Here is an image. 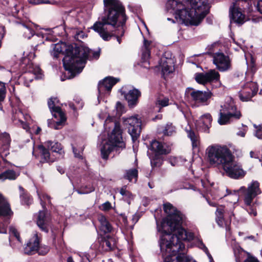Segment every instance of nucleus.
<instances>
[{
  "mask_svg": "<svg viewBox=\"0 0 262 262\" xmlns=\"http://www.w3.org/2000/svg\"><path fill=\"white\" fill-rule=\"evenodd\" d=\"M149 149L157 155H167L171 151L170 146L157 140L151 142Z\"/></svg>",
  "mask_w": 262,
  "mask_h": 262,
  "instance_id": "nucleus-20",
  "label": "nucleus"
},
{
  "mask_svg": "<svg viewBox=\"0 0 262 262\" xmlns=\"http://www.w3.org/2000/svg\"><path fill=\"white\" fill-rule=\"evenodd\" d=\"M189 5H185L180 9L178 12L176 13L175 18L178 22L185 25L198 26L200 21L194 11L191 8H189Z\"/></svg>",
  "mask_w": 262,
  "mask_h": 262,
  "instance_id": "nucleus-7",
  "label": "nucleus"
},
{
  "mask_svg": "<svg viewBox=\"0 0 262 262\" xmlns=\"http://www.w3.org/2000/svg\"><path fill=\"white\" fill-rule=\"evenodd\" d=\"M49 248L48 247H39L38 249L37 252H38V253L40 255H45L46 253H48L49 251Z\"/></svg>",
  "mask_w": 262,
  "mask_h": 262,
  "instance_id": "nucleus-53",
  "label": "nucleus"
},
{
  "mask_svg": "<svg viewBox=\"0 0 262 262\" xmlns=\"http://www.w3.org/2000/svg\"><path fill=\"white\" fill-rule=\"evenodd\" d=\"M261 191L259 188V183L256 181H252L248 185L244 194V202L247 206H250L253 199L260 194Z\"/></svg>",
  "mask_w": 262,
  "mask_h": 262,
  "instance_id": "nucleus-13",
  "label": "nucleus"
},
{
  "mask_svg": "<svg viewBox=\"0 0 262 262\" xmlns=\"http://www.w3.org/2000/svg\"><path fill=\"white\" fill-rule=\"evenodd\" d=\"M89 49L76 43L67 45V79H72L80 74L85 67Z\"/></svg>",
  "mask_w": 262,
  "mask_h": 262,
  "instance_id": "nucleus-2",
  "label": "nucleus"
},
{
  "mask_svg": "<svg viewBox=\"0 0 262 262\" xmlns=\"http://www.w3.org/2000/svg\"><path fill=\"white\" fill-rule=\"evenodd\" d=\"M256 128L255 132V136H256L258 139H262V124L259 125V126L254 125Z\"/></svg>",
  "mask_w": 262,
  "mask_h": 262,
  "instance_id": "nucleus-50",
  "label": "nucleus"
},
{
  "mask_svg": "<svg viewBox=\"0 0 262 262\" xmlns=\"http://www.w3.org/2000/svg\"><path fill=\"white\" fill-rule=\"evenodd\" d=\"M121 94L124 96L125 99L128 102V106L130 107H134L138 102V99L141 96L140 92L136 89H133L129 90L126 93L123 90V88L121 90Z\"/></svg>",
  "mask_w": 262,
  "mask_h": 262,
  "instance_id": "nucleus-19",
  "label": "nucleus"
},
{
  "mask_svg": "<svg viewBox=\"0 0 262 262\" xmlns=\"http://www.w3.org/2000/svg\"><path fill=\"white\" fill-rule=\"evenodd\" d=\"M116 107L117 112H121L123 108V105L120 102H117L116 105Z\"/></svg>",
  "mask_w": 262,
  "mask_h": 262,
  "instance_id": "nucleus-56",
  "label": "nucleus"
},
{
  "mask_svg": "<svg viewBox=\"0 0 262 262\" xmlns=\"http://www.w3.org/2000/svg\"><path fill=\"white\" fill-rule=\"evenodd\" d=\"M206 154L210 165L222 167L227 160H230L232 154L227 146L214 144L207 148Z\"/></svg>",
  "mask_w": 262,
  "mask_h": 262,
  "instance_id": "nucleus-4",
  "label": "nucleus"
},
{
  "mask_svg": "<svg viewBox=\"0 0 262 262\" xmlns=\"http://www.w3.org/2000/svg\"><path fill=\"white\" fill-rule=\"evenodd\" d=\"M32 74H33L37 79H42L43 77L42 71L40 68L38 66L32 65L29 71L26 73L23 77L27 86L29 82L33 80Z\"/></svg>",
  "mask_w": 262,
  "mask_h": 262,
  "instance_id": "nucleus-21",
  "label": "nucleus"
},
{
  "mask_svg": "<svg viewBox=\"0 0 262 262\" xmlns=\"http://www.w3.org/2000/svg\"><path fill=\"white\" fill-rule=\"evenodd\" d=\"M139 220L138 216L137 214H135L133 216L132 220L134 223H136Z\"/></svg>",
  "mask_w": 262,
  "mask_h": 262,
  "instance_id": "nucleus-62",
  "label": "nucleus"
},
{
  "mask_svg": "<svg viewBox=\"0 0 262 262\" xmlns=\"http://www.w3.org/2000/svg\"><path fill=\"white\" fill-rule=\"evenodd\" d=\"M6 89L5 83L0 82V110H2L1 102L3 101L6 96Z\"/></svg>",
  "mask_w": 262,
  "mask_h": 262,
  "instance_id": "nucleus-42",
  "label": "nucleus"
},
{
  "mask_svg": "<svg viewBox=\"0 0 262 262\" xmlns=\"http://www.w3.org/2000/svg\"><path fill=\"white\" fill-rule=\"evenodd\" d=\"M106 15L101 21H96L92 27L94 31L105 41L109 40L113 36H116L119 43L123 36V26L126 20L125 9L118 0H103Z\"/></svg>",
  "mask_w": 262,
  "mask_h": 262,
  "instance_id": "nucleus-1",
  "label": "nucleus"
},
{
  "mask_svg": "<svg viewBox=\"0 0 262 262\" xmlns=\"http://www.w3.org/2000/svg\"><path fill=\"white\" fill-rule=\"evenodd\" d=\"M38 148L41 154V157L42 162H52L53 159L51 158L50 153L48 149L42 145H39Z\"/></svg>",
  "mask_w": 262,
  "mask_h": 262,
  "instance_id": "nucleus-33",
  "label": "nucleus"
},
{
  "mask_svg": "<svg viewBox=\"0 0 262 262\" xmlns=\"http://www.w3.org/2000/svg\"><path fill=\"white\" fill-rule=\"evenodd\" d=\"M198 246L200 248L202 249L205 252V253L207 254V255L208 256V258L209 259V262H214V260H213V259L212 256L209 253V251H208L207 248L203 244L202 241H199L198 244Z\"/></svg>",
  "mask_w": 262,
  "mask_h": 262,
  "instance_id": "nucleus-43",
  "label": "nucleus"
},
{
  "mask_svg": "<svg viewBox=\"0 0 262 262\" xmlns=\"http://www.w3.org/2000/svg\"><path fill=\"white\" fill-rule=\"evenodd\" d=\"M73 151L74 156L76 158L78 159H82V152L83 150V147H80L77 149L76 147L72 145Z\"/></svg>",
  "mask_w": 262,
  "mask_h": 262,
  "instance_id": "nucleus-47",
  "label": "nucleus"
},
{
  "mask_svg": "<svg viewBox=\"0 0 262 262\" xmlns=\"http://www.w3.org/2000/svg\"><path fill=\"white\" fill-rule=\"evenodd\" d=\"M49 108L54 117L57 121L48 120V126L55 129L61 128L64 124L66 117L64 113L61 110L59 100L56 97H51L48 102Z\"/></svg>",
  "mask_w": 262,
  "mask_h": 262,
  "instance_id": "nucleus-5",
  "label": "nucleus"
},
{
  "mask_svg": "<svg viewBox=\"0 0 262 262\" xmlns=\"http://www.w3.org/2000/svg\"><path fill=\"white\" fill-rule=\"evenodd\" d=\"M45 145L48 147L49 149H50L53 152H57L59 154H61L63 152L61 144L58 142H53L49 141L46 142Z\"/></svg>",
  "mask_w": 262,
  "mask_h": 262,
  "instance_id": "nucleus-32",
  "label": "nucleus"
},
{
  "mask_svg": "<svg viewBox=\"0 0 262 262\" xmlns=\"http://www.w3.org/2000/svg\"><path fill=\"white\" fill-rule=\"evenodd\" d=\"M119 81V79L112 77H107L102 81H100L98 85V90L99 94L98 98L100 95L106 93H109L112 87Z\"/></svg>",
  "mask_w": 262,
  "mask_h": 262,
  "instance_id": "nucleus-18",
  "label": "nucleus"
},
{
  "mask_svg": "<svg viewBox=\"0 0 262 262\" xmlns=\"http://www.w3.org/2000/svg\"><path fill=\"white\" fill-rule=\"evenodd\" d=\"M187 93L190 95L192 99L196 102L207 104V101L212 96L211 92L207 91H195L191 88H188Z\"/></svg>",
  "mask_w": 262,
  "mask_h": 262,
  "instance_id": "nucleus-16",
  "label": "nucleus"
},
{
  "mask_svg": "<svg viewBox=\"0 0 262 262\" xmlns=\"http://www.w3.org/2000/svg\"><path fill=\"white\" fill-rule=\"evenodd\" d=\"M123 125L128 129V132L131 136L134 142L137 140L141 131V121L137 116L122 118Z\"/></svg>",
  "mask_w": 262,
  "mask_h": 262,
  "instance_id": "nucleus-9",
  "label": "nucleus"
},
{
  "mask_svg": "<svg viewBox=\"0 0 262 262\" xmlns=\"http://www.w3.org/2000/svg\"><path fill=\"white\" fill-rule=\"evenodd\" d=\"M212 120V119L210 114H206L201 117L198 121V125L204 132H208L211 126Z\"/></svg>",
  "mask_w": 262,
  "mask_h": 262,
  "instance_id": "nucleus-26",
  "label": "nucleus"
},
{
  "mask_svg": "<svg viewBox=\"0 0 262 262\" xmlns=\"http://www.w3.org/2000/svg\"><path fill=\"white\" fill-rule=\"evenodd\" d=\"M42 37L40 36L39 34H37L36 36L34 37V39L35 40H37V43L35 45V48H36L38 45L43 43V40L41 39Z\"/></svg>",
  "mask_w": 262,
  "mask_h": 262,
  "instance_id": "nucleus-55",
  "label": "nucleus"
},
{
  "mask_svg": "<svg viewBox=\"0 0 262 262\" xmlns=\"http://www.w3.org/2000/svg\"><path fill=\"white\" fill-rule=\"evenodd\" d=\"M228 215L230 220L231 221L232 218L235 217L234 214L233 213L232 210L229 211L224 210L222 207H220L217 208L216 211V222L218 225L221 227L225 228L226 231L230 230V222L225 221L224 218V214Z\"/></svg>",
  "mask_w": 262,
  "mask_h": 262,
  "instance_id": "nucleus-14",
  "label": "nucleus"
},
{
  "mask_svg": "<svg viewBox=\"0 0 262 262\" xmlns=\"http://www.w3.org/2000/svg\"><path fill=\"white\" fill-rule=\"evenodd\" d=\"M222 167L226 174L232 179H237L243 177L245 174L242 166L234 160L232 154L230 155V160H227Z\"/></svg>",
  "mask_w": 262,
  "mask_h": 262,
  "instance_id": "nucleus-8",
  "label": "nucleus"
},
{
  "mask_svg": "<svg viewBox=\"0 0 262 262\" xmlns=\"http://www.w3.org/2000/svg\"><path fill=\"white\" fill-rule=\"evenodd\" d=\"M70 107L72 108L74 110V116L76 117L78 115L77 113L75 112V111L77 109L81 108L83 107V102L81 100H78L75 101V103H73L72 102H70L69 103Z\"/></svg>",
  "mask_w": 262,
  "mask_h": 262,
  "instance_id": "nucleus-40",
  "label": "nucleus"
},
{
  "mask_svg": "<svg viewBox=\"0 0 262 262\" xmlns=\"http://www.w3.org/2000/svg\"><path fill=\"white\" fill-rule=\"evenodd\" d=\"M115 246V242L113 238L107 236L102 238L99 244V249L107 251L113 249Z\"/></svg>",
  "mask_w": 262,
  "mask_h": 262,
  "instance_id": "nucleus-27",
  "label": "nucleus"
},
{
  "mask_svg": "<svg viewBox=\"0 0 262 262\" xmlns=\"http://www.w3.org/2000/svg\"><path fill=\"white\" fill-rule=\"evenodd\" d=\"M246 134V131L245 130H240L237 133V135L238 136H241L242 137H245Z\"/></svg>",
  "mask_w": 262,
  "mask_h": 262,
  "instance_id": "nucleus-61",
  "label": "nucleus"
},
{
  "mask_svg": "<svg viewBox=\"0 0 262 262\" xmlns=\"http://www.w3.org/2000/svg\"><path fill=\"white\" fill-rule=\"evenodd\" d=\"M257 7L259 12L262 14V0L258 2Z\"/></svg>",
  "mask_w": 262,
  "mask_h": 262,
  "instance_id": "nucleus-58",
  "label": "nucleus"
},
{
  "mask_svg": "<svg viewBox=\"0 0 262 262\" xmlns=\"http://www.w3.org/2000/svg\"><path fill=\"white\" fill-rule=\"evenodd\" d=\"M218 122L221 125L227 124L232 119H239L242 115L236 108L234 101L229 99L223 105L220 110Z\"/></svg>",
  "mask_w": 262,
  "mask_h": 262,
  "instance_id": "nucleus-6",
  "label": "nucleus"
},
{
  "mask_svg": "<svg viewBox=\"0 0 262 262\" xmlns=\"http://www.w3.org/2000/svg\"><path fill=\"white\" fill-rule=\"evenodd\" d=\"M19 174L13 170L8 169L0 173V180L3 181L7 179L9 180H15Z\"/></svg>",
  "mask_w": 262,
  "mask_h": 262,
  "instance_id": "nucleus-31",
  "label": "nucleus"
},
{
  "mask_svg": "<svg viewBox=\"0 0 262 262\" xmlns=\"http://www.w3.org/2000/svg\"><path fill=\"white\" fill-rule=\"evenodd\" d=\"M20 31L23 34V36L27 38H30L34 35V31L31 27L23 24L20 26Z\"/></svg>",
  "mask_w": 262,
  "mask_h": 262,
  "instance_id": "nucleus-35",
  "label": "nucleus"
},
{
  "mask_svg": "<svg viewBox=\"0 0 262 262\" xmlns=\"http://www.w3.org/2000/svg\"><path fill=\"white\" fill-rule=\"evenodd\" d=\"M258 86L254 82L246 83L239 92V97L243 101H248L251 100L257 92Z\"/></svg>",
  "mask_w": 262,
  "mask_h": 262,
  "instance_id": "nucleus-12",
  "label": "nucleus"
},
{
  "mask_svg": "<svg viewBox=\"0 0 262 262\" xmlns=\"http://www.w3.org/2000/svg\"><path fill=\"white\" fill-rule=\"evenodd\" d=\"M112 208L111 204L107 201L102 204L100 209L103 211H108Z\"/></svg>",
  "mask_w": 262,
  "mask_h": 262,
  "instance_id": "nucleus-52",
  "label": "nucleus"
},
{
  "mask_svg": "<svg viewBox=\"0 0 262 262\" xmlns=\"http://www.w3.org/2000/svg\"><path fill=\"white\" fill-rule=\"evenodd\" d=\"M71 36L76 40L81 41L87 37L86 34L83 31L81 28H71L69 32Z\"/></svg>",
  "mask_w": 262,
  "mask_h": 262,
  "instance_id": "nucleus-29",
  "label": "nucleus"
},
{
  "mask_svg": "<svg viewBox=\"0 0 262 262\" xmlns=\"http://www.w3.org/2000/svg\"><path fill=\"white\" fill-rule=\"evenodd\" d=\"M10 234L11 236H14V237H15L18 242L21 243V239L19 236V233L17 232L16 229L15 227H10Z\"/></svg>",
  "mask_w": 262,
  "mask_h": 262,
  "instance_id": "nucleus-49",
  "label": "nucleus"
},
{
  "mask_svg": "<svg viewBox=\"0 0 262 262\" xmlns=\"http://www.w3.org/2000/svg\"><path fill=\"white\" fill-rule=\"evenodd\" d=\"M30 4L33 5H38L40 4H48L49 1L48 0H28Z\"/></svg>",
  "mask_w": 262,
  "mask_h": 262,
  "instance_id": "nucleus-51",
  "label": "nucleus"
},
{
  "mask_svg": "<svg viewBox=\"0 0 262 262\" xmlns=\"http://www.w3.org/2000/svg\"><path fill=\"white\" fill-rule=\"evenodd\" d=\"M98 220L100 223V229L104 233L111 232L113 229L111 224L107 220L106 217L102 214H99L98 216Z\"/></svg>",
  "mask_w": 262,
  "mask_h": 262,
  "instance_id": "nucleus-28",
  "label": "nucleus"
},
{
  "mask_svg": "<svg viewBox=\"0 0 262 262\" xmlns=\"http://www.w3.org/2000/svg\"><path fill=\"white\" fill-rule=\"evenodd\" d=\"M187 134L191 141L193 148L198 147L200 145V138L198 134L191 130L188 131Z\"/></svg>",
  "mask_w": 262,
  "mask_h": 262,
  "instance_id": "nucleus-37",
  "label": "nucleus"
},
{
  "mask_svg": "<svg viewBox=\"0 0 262 262\" xmlns=\"http://www.w3.org/2000/svg\"><path fill=\"white\" fill-rule=\"evenodd\" d=\"M20 198L22 203L24 204L29 205L31 203V200L30 198L28 196L21 195Z\"/></svg>",
  "mask_w": 262,
  "mask_h": 262,
  "instance_id": "nucleus-54",
  "label": "nucleus"
},
{
  "mask_svg": "<svg viewBox=\"0 0 262 262\" xmlns=\"http://www.w3.org/2000/svg\"><path fill=\"white\" fill-rule=\"evenodd\" d=\"M66 49V43L63 42H58L54 45L53 50V55L54 57L58 58L60 55H63L62 58L63 67L66 70V54L64 51Z\"/></svg>",
  "mask_w": 262,
  "mask_h": 262,
  "instance_id": "nucleus-25",
  "label": "nucleus"
},
{
  "mask_svg": "<svg viewBox=\"0 0 262 262\" xmlns=\"http://www.w3.org/2000/svg\"><path fill=\"white\" fill-rule=\"evenodd\" d=\"M220 79V74L214 70H212L208 72L203 73H196L195 75V79L200 84H205L212 81H218Z\"/></svg>",
  "mask_w": 262,
  "mask_h": 262,
  "instance_id": "nucleus-15",
  "label": "nucleus"
},
{
  "mask_svg": "<svg viewBox=\"0 0 262 262\" xmlns=\"http://www.w3.org/2000/svg\"><path fill=\"white\" fill-rule=\"evenodd\" d=\"M157 104L162 107L166 106L169 104V99L166 97H160L158 99Z\"/></svg>",
  "mask_w": 262,
  "mask_h": 262,
  "instance_id": "nucleus-46",
  "label": "nucleus"
},
{
  "mask_svg": "<svg viewBox=\"0 0 262 262\" xmlns=\"http://www.w3.org/2000/svg\"><path fill=\"white\" fill-rule=\"evenodd\" d=\"M250 157H251V158H256L257 157V154H256L255 152H254V151H251L250 152Z\"/></svg>",
  "mask_w": 262,
  "mask_h": 262,
  "instance_id": "nucleus-64",
  "label": "nucleus"
},
{
  "mask_svg": "<svg viewBox=\"0 0 262 262\" xmlns=\"http://www.w3.org/2000/svg\"><path fill=\"white\" fill-rule=\"evenodd\" d=\"M185 5H187L184 4L183 1L182 3H181L176 0H169L166 4L167 9L174 10L175 14L176 12H178L180 9L185 7Z\"/></svg>",
  "mask_w": 262,
  "mask_h": 262,
  "instance_id": "nucleus-30",
  "label": "nucleus"
},
{
  "mask_svg": "<svg viewBox=\"0 0 262 262\" xmlns=\"http://www.w3.org/2000/svg\"><path fill=\"white\" fill-rule=\"evenodd\" d=\"M120 194L123 196L124 200L130 204V201L133 199L132 194L126 190L125 188H122L120 190Z\"/></svg>",
  "mask_w": 262,
  "mask_h": 262,
  "instance_id": "nucleus-41",
  "label": "nucleus"
},
{
  "mask_svg": "<svg viewBox=\"0 0 262 262\" xmlns=\"http://www.w3.org/2000/svg\"><path fill=\"white\" fill-rule=\"evenodd\" d=\"M248 212L251 215L253 216H256L257 214L256 211L253 208L250 209V210L248 211Z\"/></svg>",
  "mask_w": 262,
  "mask_h": 262,
  "instance_id": "nucleus-59",
  "label": "nucleus"
},
{
  "mask_svg": "<svg viewBox=\"0 0 262 262\" xmlns=\"http://www.w3.org/2000/svg\"><path fill=\"white\" fill-rule=\"evenodd\" d=\"M39 247V239L37 234H35L25 246L24 252L27 254H33L37 251Z\"/></svg>",
  "mask_w": 262,
  "mask_h": 262,
  "instance_id": "nucleus-23",
  "label": "nucleus"
},
{
  "mask_svg": "<svg viewBox=\"0 0 262 262\" xmlns=\"http://www.w3.org/2000/svg\"><path fill=\"white\" fill-rule=\"evenodd\" d=\"M244 262H258V260L254 257L249 256Z\"/></svg>",
  "mask_w": 262,
  "mask_h": 262,
  "instance_id": "nucleus-57",
  "label": "nucleus"
},
{
  "mask_svg": "<svg viewBox=\"0 0 262 262\" xmlns=\"http://www.w3.org/2000/svg\"><path fill=\"white\" fill-rule=\"evenodd\" d=\"M21 123L22 124V126L23 127L24 129L28 130V129H29V127H28V125L27 124H26V123H24V122L23 121H21Z\"/></svg>",
  "mask_w": 262,
  "mask_h": 262,
  "instance_id": "nucleus-63",
  "label": "nucleus"
},
{
  "mask_svg": "<svg viewBox=\"0 0 262 262\" xmlns=\"http://www.w3.org/2000/svg\"><path fill=\"white\" fill-rule=\"evenodd\" d=\"M114 118L108 116L105 120L104 126L105 130L111 134H108L107 140H103L100 148L102 158L107 159L108 155L115 148H124L125 143L122 141V131L120 124L114 121Z\"/></svg>",
  "mask_w": 262,
  "mask_h": 262,
  "instance_id": "nucleus-3",
  "label": "nucleus"
},
{
  "mask_svg": "<svg viewBox=\"0 0 262 262\" xmlns=\"http://www.w3.org/2000/svg\"><path fill=\"white\" fill-rule=\"evenodd\" d=\"M160 64L161 67L162 72L164 75H167L172 72L173 68L171 66L168 64V62L167 60L162 59Z\"/></svg>",
  "mask_w": 262,
  "mask_h": 262,
  "instance_id": "nucleus-38",
  "label": "nucleus"
},
{
  "mask_svg": "<svg viewBox=\"0 0 262 262\" xmlns=\"http://www.w3.org/2000/svg\"><path fill=\"white\" fill-rule=\"evenodd\" d=\"M163 159L161 158H155L150 160V163L152 167H159L162 164Z\"/></svg>",
  "mask_w": 262,
  "mask_h": 262,
  "instance_id": "nucleus-48",
  "label": "nucleus"
},
{
  "mask_svg": "<svg viewBox=\"0 0 262 262\" xmlns=\"http://www.w3.org/2000/svg\"><path fill=\"white\" fill-rule=\"evenodd\" d=\"M51 219L49 214L45 211H40L37 218V224L43 231L48 232V225Z\"/></svg>",
  "mask_w": 262,
  "mask_h": 262,
  "instance_id": "nucleus-22",
  "label": "nucleus"
},
{
  "mask_svg": "<svg viewBox=\"0 0 262 262\" xmlns=\"http://www.w3.org/2000/svg\"><path fill=\"white\" fill-rule=\"evenodd\" d=\"M124 177L129 181L135 179L134 182H136L138 177V170L135 168L127 170Z\"/></svg>",
  "mask_w": 262,
  "mask_h": 262,
  "instance_id": "nucleus-39",
  "label": "nucleus"
},
{
  "mask_svg": "<svg viewBox=\"0 0 262 262\" xmlns=\"http://www.w3.org/2000/svg\"><path fill=\"white\" fill-rule=\"evenodd\" d=\"M183 2L191 7L200 22L209 12L208 0H183Z\"/></svg>",
  "mask_w": 262,
  "mask_h": 262,
  "instance_id": "nucleus-10",
  "label": "nucleus"
},
{
  "mask_svg": "<svg viewBox=\"0 0 262 262\" xmlns=\"http://www.w3.org/2000/svg\"><path fill=\"white\" fill-rule=\"evenodd\" d=\"M150 43V42L144 39L142 55V59L144 62H147L150 57V51L149 49Z\"/></svg>",
  "mask_w": 262,
  "mask_h": 262,
  "instance_id": "nucleus-36",
  "label": "nucleus"
},
{
  "mask_svg": "<svg viewBox=\"0 0 262 262\" xmlns=\"http://www.w3.org/2000/svg\"><path fill=\"white\" fill-rule=\"evenodd\" d=\"M212 58L213 63L219 71L224 72L231 70L232 61L228 55L217 52L212 54Z\"/></svg>",
  "mask_w": 262,
  "mask_h": 262,
  "instance_id": "nucleus-11",
  "label": "nucleus"
},
{
  "mask_svg": "<svg viewBox=\"0 0 262 262\" xmlns=\"http://www.w3.org/2000/svg\"><path fill=\"white\" fill-rule=\"evenodd\" d=\"M11 142L9 134L4 133L0 135V145L3 146L4 150L8 149Z\"/></svg>",
  "mask_w": 262,
  "mask_h": 262,
  "instance_id": "nucleus-34",
  "label": "nucleus"
},
{
  "mask_svg": "<svg viewBox=\"0 0 262 262\" xmlns=\"http://www.w3.org/2000/svg\"><path fill=\"white\" fill-rule=\"evenodd\" d=\"M226 191H227V194H220L217 197H215V199H221L224 196H226L227 195H228L230 193V192H229V190L228 189H226Z\"/></svg>",
  "mask_w": 262,
  "mask_h": 262,
  "instance_id": "nucleus-60",
  "label": "nucleus"
},
{
  "mask_svg": "<svg viewBox=\"0 0 262 262\" xmlns=\"http://www.w3.org/2000/svg\"><path fill=\"white\" fill-rule=\"evenodd\" d=\"M239 3L235 2L233 3L230 8V14L233 22L242 25L245 21V15L242 13L241 9L238 7Z\"/></svg>",
  "mask_w": 262,
  "mask_h": 262,
  "instance_id": "nucleus-17",
  "label": "nucleus"
},
{
  "mask_svg": "<svg viewBox=\"0 0 262 262\" xmlns=\"http://www.w3.org/2000/svg\"><path fill=\"white\" fill-rule=\"evenodd\" d=\"M13 214L10 204L0 193V216H11Z\"/></svg>",
  "mask_w": 262,
  "mask_h": 262,
  "instance_id": "nucleus-24",
  "label": "nucleus"
},
{
  "mask_svg": "<svg viewBox=\"0 0 262 262\" xmlns=\"http://www.w3.org/2000/svg\"><path fill=\"white\" fill-rule=\"evenodd\" d=\"M38 195L40 200V203L43 207H44L45 206V202H44V201H45L46 200L48 201V203H51V198L47 194H45L44 193H39V192H38Z\"/></svg>",
  "mask_w": 262,
  "mask_h": 262,
  "instance_id": "nucleus-45",
  "label": "nucleus"
},
{
  "mask_svg": "<svg viewBox=\"0 0 262 262\" xmlns=\"http://www.w3.org/2000/svg\"><path fill=\"white\" fill-rule=\"evenodd\" d=\"M174 131V127L171 124H167L163 130V134L164 135L171 136Z\"/></svg>",
  "mask_w": 262,
  "mask_h": 262,
  "instance_id": "nucleus-44",
  "label": "nucleus"
}]
</instances>
